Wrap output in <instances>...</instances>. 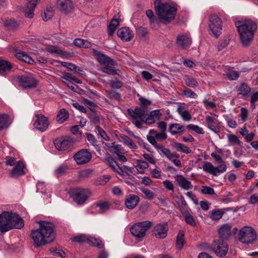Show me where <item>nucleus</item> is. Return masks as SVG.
Here are the masks:
<instances>
[{
	"label": "nucleus",
	"mask_w": 258,
	"mask_h": 258,
	"mask_svg": "<svg viewBox=\"0 0 258 258\" xmlns=\"http://www.w3.org/2000/svg\"><path fill=\"white\" fill-rule=\"evenodd\" d=\"M39 228L33 230L31 237L35 248H38L52 242L55 238V226L52 223L46 221L38 222Z\"/></svg>",
	"instance_id": "obj_1"
},
{
	"label": "nucleus",
	"mask_w": 258,
	"mask_h": 258,
	"mask_svg": "<svg viewBox=\"0 0 258 258\" xmlns=\"http://www.w3.org/2000/svg\"><path fill=\"white\" fill-rule=\"evenodd\" d=\"M235 26L237 28L242 46H248L253 41L254 33L257 29L256 23L251 20H247L243 22H236Z\"/></svg>",
	"instance_id": "obj_2"
},
{
	"label": "nucleus",
	"mask_w": 258,
	"mask_h": 258,
	"mask_svg": "<svg viewBox=\"0 0 258 258\" xmlns=\"http://www.w3.org/2000/svg\"><path fill=\"white\" fill-rule=\"evenodd\" d=\"M24 225V221L16 213L3 212L0 214V228L2 233L14 228L20 229Z\"/></svg>",
	"instance_id": "obj_3"
},
{
	"label": "nucleus",
	"mask_w": 258,
	"mask_h": 258,
	"mask_svg": "<svg viewBox=\"0 0 258 258\" xmlns=\"http://www.w3.org/2000/svg\"><path fill=\"white\" fill-rule=\"evenodd\" d=\"M154 8L159 21L167 24L174 19L177 9L167 3H162L161 0H156Z\"/></svg>",
	"instance_id": "obj_4"
},
{
	"label": "nucleus",
	"mask_w": 258,
	"mask_h": 258,
	"mask_svg": "<svg viewBox=\"0 0 258 258\" xmlns=\"http://www.w3.org/2000/svg\"><path fill=\"white\" fill-rule=\"evenodd\" d=\"M238 239L243 243H253L257 240L256 232L251 226H244L239 231Z\"/></svg>",
	"instance_id": "obj_5"
},
{
	"label": "nucleus",
	"mask_w": 258,
	"mask_h": 258,
	"mask_svg": "<svg viewBox=\"0 0 258 258\" xmlns=\"http://www.w3.org/2000/svg\"><path fill=\"white\" fill-rule=\"evenodd\" d=\"M153 225L150 221H144L135 223L130 228L131 234L138 239L143 238L146 235V231Z\"/></svg>",
	"instance_id": "obj_6"
},
{
	"label": "nucleus",
	"mask_w": 258,
	"mask_h": 258,
	"mask_svg": "<svg viewBox=\"0 0 258 258\" xmlns=\"http://www.w3.org/2000/svg\"><path fill=\"white\" fill-rule=\"evenodd\" d=\"M91 196V192L88 188L76 187L71 189V197L78 205H83Z\"/></svg>",
	"instance_id": "obj_7"
},
{
	"label": "nucleus",
	"mask_w": 258,
	"mask_h": 258,
	"mask_svg": "<svg viewBox=\"0 0 258 258\" xmlns=\"http://www.w3.org/2000/svg\"><path fill=\"white\" fill-rule=\"evenodd\" d=\"M209 27L212 34L218 38L222 33V21L217 15H211L209 17Z\"/></svg>",
	"instance_id": "obj_8"
},
{
	"label": "nucleus",
	"mask_w": 258,
	"mask_h": 258,
	"mask_svg": "<svg viewBox=\"0 0 258 258\" xmlns=\"http://www.w3.org/2000/svg\"><path fill=\"white\" fill-rule=\"evenodd\" d=\"M211 248L215 253L220 257L225 256L228 250L227 243L221 239L214 241Z\"/></svg>",
	"instance_id": "obj_9"
},
{
	"label": "nucleus",
	"mask_w": 258,
	"mask_h": 258,
	"mask_svg": "<svg viewBox=\"0 0 258 258\" xmlns=\"http://www.w3.org/2000/svg\"><path fill=\"white\" fill-rule=\"evenodd\" d=\"M75 140L70 137H62L54 140V144L58 150H67L72 147Z\"/></svg>",
	"instance_id": "obj_10"
},
{
	"label": "nucleus",
	"mask_w": 258,
	"mask_h": 258,
	"mask_svg": "<svg viewBox=\"0 0 258 258\" xmlns=\"http://www.w3.org/2000/svg\"><path fill=\"white\" fill-rule=\"evenodd\" d=\"M18 80L24 89L35 88L37 85L36 80L31 75L19 76Z\"/></svg>",
	"instance_id": "obj_11"
},
{
	"label": "nucleus",
	"mask_w": 258,
	"mask_h": 258,
	"mask_svg": "<svg viewBox=\"0 0 258 258\" xmlns=\"http://www.w3.org/2000/svg\"><path fill=\"white\" fill-rule=\"evenodd\" d=\"M92 154L87 149H82L74 155V159L78 165L88 163L91 160Z\"/></svg>",
	"instance_id": "obj_12"
},
{
	"label": "nucleus",
	"mask_w": 258,
	"mask_h": 258,
	"mask_svg": "<svg viewBox=\"0 0 258 258\" xmlns=\"http://www.w3.org/2000/svg\"><path fill=\"white\" fill-rule=\"evenodd\" d=\"M56 7L61 13L64 15L70 14L74 9L71 0H57Z\"/></svg>",
	"instance_id": "obj_13"
},
{
	"label": "nucleus",
	"mask_w": 258,
	"mask_h": 258,
	"mask_svg": "<svg viewBox=\"0 0 258 258\" xmlns=\"http://www.w3.org/2000/svg\"><path fill=\"white\" fill-rule=\"evenodd\" d=\"M168 230L166 222L159 223L155 226L152 231L153 235L159 239L165 238L167 235Z\"/></svg>",
	"instance_id": "obj_14"
},
{
	"label": "nucleus",
	"mask_w": 258,
	"mask_h": 258,
	"mask_svg": "<svg viewBox=\"0 0 258 258\" xmlns=\"http://www.w3.org/2000/svg\"><path fill=\"white\" fill-rule=\"evenodd\" d=\"M191 43V39L187 34L178 35L176 37V44L177 46L182 49H187Z\"/></svg>",
	"instance_id": "obj_15"
},
{
	"label": "nucleus",
	"mask_w": 258,
	"mask_h": 258,
	"mask_svg": "<svg viewBox=\"0 0 258 258\" xmlns=\"http://www.w3.org/2000/svg\"><path fill=\"white\" fill-rule=\"evenodd\" d=\"M36 117L37 119L33 123L34 127L42 132L45 131L49 124L48 117L42 114L36 115Z\"/></svg>",
	"instance_id": "obj_16"
},
{
	"label": "nucleus",
	"mask_w": 258,
	"mask_h": 258,
	"mask_svg": "<svg viewBox=\"0 0 258 258\" xmlns=\"http://www.w3.org/2000/svg\"><path fill=\"white\" fill-rule=\"evenodd\" d=\"M231 229L232 226L229 224L222 225L218 230L220 239L223 241L229 239L232 235Z\"/></svg>",
	"instance_id": "obj_17"
},
{
	"label": "nucleus",
	"mask_w": 258,
	"mask_h": 258,
	"mask_svg": "<svg viewBox=\"0 0 258 258\" xmlns=\"http://www.w3.org/2000/svg\"><path fill=\"white\" fill-rule=\"evenodd\" d=\"M27 3L24 10L25 15L26 17L32 18L34 15V11L39 0H26Z\"/></svg>",
	"instance_id": "obj_18"
},
{
	"label": "nucleus",
	"mask_w": 258,
	"mask_h": 258,
	"mask_svg": "<svg viewBox=\"0 0 258 258\" xmlns=\"http://www.w3.org/2000/svg\"><path fill=\"white\" fill-rule=\"evenodd\" d=\"M117 35L121 40L125 41H130L134 35L133 31L127 27L120 28L117 32Z\"/></svg>",
	"instance_id": "obj_19"
},
{
	"label": "nucleus",
	"mask_w": 258,
	"mask_h": 258,
	"mask_svg": "<svg viewBox=\"0 0 258 258\" xmlns=\"http://www.w3.org/2000/svg\"><path fill=\"white\" fill-rule=\"evenodd\" d=\"M127 112L133 120L140 119L141 121H144V117L145 115V110L144 109L137 107L134 110L128 109Z\"/></svg>",
	"instance_id": "obj_20"
},
{
	"label": "nucleus",
	"mask_w": 258,
	"mask_h": 258,
	"mask_svg": "<svg viewBox=\"0 0 258 258\" xmlns=\"http://www.w3.org/2000/svg\"><path fill=\"white\" fill-rule=\"evenodd\" d=\"M206 122L207 123L208 128L211 131L215 133L220 132V122L217 119L210 116H207L206 117Z\"/></svg>",
	"instance_id": "obj_21"
},
{
	"label": "nucleus",
	"mask_w": 258,
	"mask_h": 258,
	"mask_svg": "<svg viewBox=\"0 0 258 258\" xmlns=\"http://www.w3.org/2000/svg\"><path fill=\"white\" fill-rule=\"evenodd\" d=\"M162 153L168 159L171 161L176 166L180 168L181 167V163L180 161L179 160L173 159L174 158H178L179 157V154L175 152H171L170 150L168 148L163 149L162 151Z\"/></svg>",
	"instance_id": "obj_22"
},
{
	"label": "nucleus",
	"mask_w": 258,
	"mask_h": 258,
	"mask_svg": "<svg viewBox=\"0 0 258 258\" xmlns=\"http://www.w3.org/2000/svg\"><path fill=\"white\" fill-rule=\"evenodd\" d=\"M93 53L99 62L108 66L113 64V61L106 55L101 53V52L94 49Z\"/></svg>",
	"instance_id": "obj_23"
},
{
	"label": "nucleus",
	"mask_w": 258,
	"mask_h": 258,
	"mask_svg": "<svg viewBox=\"0 0 258 258\" xmlns=\"http://www.w3.org/2000/svg\"><path fill=\"white\" fill-rule=\"evenodd\" d=\"M24 168V165L23 162L21 161L17 162L16 166L13 168L10 173L11 177L13 178H18L25 174Z\"/></svg>",
	"instance_id": "obj_24"
},
{
	"label": "nucleus",
	"mask_w": 258,
	"mask_h": 258,
	"mask_svg": "<svg viewBox=\"0 0 258 258\" xmlns=\"http://www.w3.org/2000/svg\"><path fill=\"white\" fill-rule=\"evenodd\" d=\"M139 201V196L133 194L129 195L126 196L125 201V206L129 209H133L136 207Z\"/></svg>",
	"instance_id": "obj_25"
},
{
	"label": "nucleus",
	"mask_w": 258,
	"mask_h": 258,
	"mask_svg": "<svg viewBox=\"0 0 258 258\" xmlns=\"http://www.w3.org/2000/svg\"><path fill=\"white\" fill-rule=\"evenodd\" d=\"M175 179L178 185L182 188L188 190L191 188L192 185L191 182L188 181L184 176L181 175H177L175 176Z\"/></svg>",
	"instance_id": "obj_26"
},
{
	"label": "nucleus",
	"mask_w": 258,
	"mask_h": 258,
	"mask_svg": "<svg viewBox=\"0 0 258 258\" xmlns=\"http://www.w3.org/2000/svg\"><path fill=\"white\" fill-rule=\"evenodd\" d=\"M159 110H155L151 111L149 114H145L144 117V121H142V122H144L147 124L154 123L155 122L156 119H159Z\"/></svg>",
	"instance_id": "obj_27"
},
{
	"label": "nucleus",
	"mask_w": 258,
	"mask_h": 258,
	"mask_svg": "<svg viewBox=\"0 0 258 258\" xmlns=\"http://www.w3.org/2000/svg\"><path fill=\"white\" fill-rule=\"evenodd\" d=\"M69 116V114L68 111L64 108L61 109L58 111L57 114L56 118V121L59 123H62L68 119Z\"/></svg>",
	"instance_id": "obj_28"
},
{
	"label": "nucleus",
	"mask_w": 258,
	"mask_h": 258,
	"mask_svg": "<svg viewBox=\"0 0 258 258\" xmlns=\"http://www.w3.org/2000/svg\"><path fill=\"white\" fill-rule=\"evenodd\" d=\"M73 43L77 47L86 48H90L92 45V44L91 42L81 38H77L75 39Z\"/></svg>",
	"instance_id": "obj_29"
},
{
	"label": "nucleus",
	"mask_w": 258,
	"mask_h": 258,
	"mask_svg": "<svg viewBox=\"0 0 258 258\" xmlns=\"http://www.w3.org/2000/svg\"><path fill=\"white\" fill-rule=\"evenodd\" d=\"M12 64L8 61L0 58V74L4 75L5 72L11 70Z\"/></svg>",
	"instance_id": "obj_30"
},
{
	"label": "nucleus",
	"mask_w": 258,
	"mask_h": 258,
	"mask_svg": "<svg viewBox=\"0 0 258 258\" xmlns=\"http://www.w3.org/2000/svg\"><path fill=\"white\" fill-rule=\"evenodd\" d=\"M184 130V126L178 123H172L169 127V131L172 135H176Z\"/></svg>",
	"instance_id": "obj_31"
},
{
	"label": "nucleus",
	"mask_w": 258,
	"mask_h": 258,
	"mask_svg": "<svg viewBox=\"0 0 258 258\" xmlns=\"http://www.w3.org/2000/svg\"><path fill=\"white\" fill-rule=\"evenodd\" d=\"M172 146L178 151H181L183 153L188 154L191 152V150L186 146L178 142H174L172 144Z\"/></svg>",
	"instance_id": "obj_32"
},
{
	"label": "nucleus",
	"mask_w": 258,
	"mask_h": 258,
	"mask_svg": "<svg viewBox=\"0 0 258 258\" xmlns=\"http://www.w3.org/2000/svg\"><path fill=\"white\" fill-rule=\"evenodd\" d=\"M10 123L11 122L8 114H2L0 115V130L5 127H8Z\"/></svg>",
	"instance_id": "obj_33"
},
{
	"label": "nucleus",
	"mask_w": 258,
	"mask_h": 258,
	"mask_svg": "<svg viewBox=\"0 0 258 258\" xmlns=\"http://www.w3.org/2000/svg\"><path fill=\"white\" fill-rule=\"evenodd\" d=\"M184 236V232L183 230H180L176 237V246L178 249H181L183 245L185 243L183 239Z\"/></svg>",
	"instance_id": "obj_34"
},
{
	"label": "nucleus",
	"mask_w": 258,
	"mask_h": 258,
	"mask_svg": "<svg viewBox=\"0 0 258 258\" xmlns=\"http://www.w3.org/2000/svg\"><path fill=\"white\" fill-rule=\"evenodd\" d=\"M17 56L19 59L27 63L32 64L34 62V60L30 56L23 52H18Z\"/></svg>",
	"instance_id": "obj_35"
},
{
	"label": "nucleus",
	"mask_w": 258,
	"mask_h": 258,
	"mask_svg": "<svg viewBox=\"0 0 258 258\" xmlns=\"http://www.w3.org/2000/svg\"><path fill=\"white\" fill-rule=\"evenodd\" d=\"M203 170L208 172L214 176H216V174L215 172V167L210 162H205L203 166Z\"/></svg>",
	"instance_id": "obj_36"
},
{
	"label": "nucleus",
	"mask_w": 258,
	"mask_h": 258,
	"mask_svg": "<svg viewBox=\"0 0 258 258\" xmlns=\"http://www.w3.org/2000/svg\"><path fill=\"white\" fill-rule=\"evenodd\" d=\"M224 214V212L220 209H216L212 211L210 216L212 220H218L220 219Z\"/></svg>",
	"instance_id": "obj_37"
},
{
	"label": "nucleus",
	"mask_w": 258,
	"mask_h": 258,
	"mask_svg": "<svg viewBox=\"0 0 258 258\" xmlns=\"http://www.w3.org/2000/svg\"><path fill=\"white\" fill-rule=\"evenodd\" d=\"M4 25L5 27L10 30H15L18 26V23L14 20L9 19L6 20L4 22Z\"/></svg>",
	"instance_id": "obj_38"
},
{
	"label": "nucleus",
	"mask_w": 258,
	"mask_h": 258,
	"mask_svg": "<svg viewBox=\"0 0 258 258\" xmlns=\"http://www.w3.org/2000/svg\"><path fill=\"white\" fill-rule=\"evenodd\" d=\"M251 91V88L248 86L247 84L243 83L238 89L239 94L244 96H247Z\"/></svg>",
	"instance_id": "obj_39"
},
{
	"label": "nucleus",
	"mask_w": 258,
	"mask_h": 258,
	"mask_svg": "<svg viewBox=\"0 0 258 258\" xmlns=\"http://www.w3.org/2000/svg\"><path fill=\"white\" fill-rule=\"evenodd\" d=\"M88 243L99 248H102L104 246L103 242L100 239L96 238H90L89 239Z\"/></svg>",
	"instance_id": "obj_40"
},
{
	"label": "nucleus",
	"mask_w": 258,
	"mask_h": 258,
	"mask_svg": "<svg viewBox=\"0 0 258 258\" xmlns=\"http://www.w3.org/2000/svg\"><path fill=\"white\" fill-rule=\"evenodd\" d=\"M185 83L188 87L195 88L198 86V83L195 78L188 76H185Z\"/></svg>",
	"instance_id": "obj_41"
},
{
	"label": "nucleus",
	"mask_w": 258,
	"mask_h": 258,
	"mask_svg": "<svg viewBox=\"0 0 258 258\" xmlns=\"http://www.w3.org/2000/svg\"><path fill=\"white\" fill-rule=\"evenodd\" d=\"M147 140L152 145L154 146V147L157 150H160L162 152L163 149H166V148H164L162 145H159L157 144V142L155 139V137L152 136H148Z\"/></svg>",
	"instance_id": "obj_42"
},
{
	"label": "nucleus",
	"mask_w": 258,
	"mask_h": 258,
	"mask_svg": "<svg viewBox=\"0 0 258 258\" xmlns=\"http://www.w3.org/2000/svg\"><path fill=\"white\" fill-rule=\"evenodd\" d=\"M46 50L49 53H54L61 56H64L66 54V52L60 49H56L54 47H47Z\"/></svg>",
	"instance_id": "obj_43"
},
{
	"label": "nucleus",
	"mask_w": 258,
	"mask_h": 258,
	"mask_svg": "<svg viewBox=\"0 0 258 258\" xmlns=\"http://www.w3.org/2000/svg\"><path fill=\"white\" fill-rule=\"evenodd\" d=\"M53 16V9L52 8H48L46 10L44 11V15L42 16V18L44 21H47L50 20Z\"/></svg>",
	"instance_id": "obj_44"
},
{
	"label": "nucleus",
	"mask_w": 258,
	"mask_h": 258,
	"mask_svg": "<svg viewBox=\"0 0 258 258\" xmlns=\"http://www.w3.org/2000/svg\"><path fill=\"white\" fill-rule=\"evenodd\" d=\"M110 175H103L99 178L96 181V183L97 185H105L110 179Z\"/></svg>",
	"instance_id": "obj_45"
},
{
	"label": "nucleus",
	"mask_w": 258,
	"mask_h": 258,
	"mask_svg": "<svg viewBox=\"0 0 258 258\" xmlns=\"http://www.w3.org/2000/svg\"><path fill=\"white\" fill-rule=\"evenodd\" d=\"M122 139L124 144L127 145L130 148L133 149L137 148V146L135 144L133 141L128 136L124 135L122 137Z\"/></svg>",
	"instance_id": "obj_46"
},
{
	"label": "nucleus",
	"mask_w": 258,
	"mask_h": 258,
	"mask_svg": "<svg viewBox=\"0 0 258 258\" xmlns=\"http://www.w3.org/2000/svg\"><path fill=\"white\" fill-rule=\"evenodd\" d=\"M180 106L178 107L177 109V111L178 112L179 114L181 115L182 119L185 121H188L190 120L191 115L189 112L187 110L184 111L183 112H181L180 111Z\"/></svg>",
	"instance_id": "obj_47"
},
{
	"label": "nucleus",
	"mask_w": 258,
	"mask_h": 258,
	"mask_svg": "<svg viewBox=\"0 0 258 258\" xmlns=\"http://www.w3.org/2000/svg\"><path fill=\"white\" fill-rule=\"evenodd\" d=\"M228 141L230 143H231L233 145H238L240 146L241 142V141L238 139V137L234 135V134H230L228 136Z\"/></svg>",
	"instance_id": "obj_48"
},
{
	"label": "nucleus",
	"mask_w": 258,
	"mask_h": 258,
	"mask_svg": "<svg viewBox=\"0 0 258 258\" xmlns=\"http://www.w3.org/2000/svg\"><path fill=\"white\" fill-rule=\"evenodd\" d=\"M112 144L113 146L111 147V148L112 149V152L114 153L117 155H119V154H122L123 153V150L120 145H115V143H113Z\"/></svg>",
	"instance_id": "obj_49"
},
{
	"label": "nucleus",
	"mask_w": 258,
	"mask_h": 258,
	"mask_svg": "<svg viewBox=\"0 0 258 258\" xmlns=\"http://www.w3.org/2000/svg\"><path fill=\"white\" fill-rule=\"evenodd\" d=\"M185 221L187 224L192 226H196V223L194 217L188 213H186L184 215Z\"/></svg>",
	"instance_id": "obj_50"
},
{
	"label": "nucleus",
	"mask_w": 258,
	"mask_h": 258,
	"mask_svg": "<svg viewBox=\"0 0 258 258\" xmlns=\"http://www.w3.org/2000/svg\"><path fill=\"white\" fill-rule=\"evenodd\" d=\"M96 132L103 139L106 141H108L109 138L107 136L106 132L100 127L99 125L96 126Z\"/></svg>",
	"instance_id": "obj_51"
},
{
	"label": "nucleus",
	"mask_w": 258,
	"mask_h": 258,
	"mask_svg": "<svg viewBox=\"0 0 258 258\" xmlns=\"http://www.w3.org/2000/svg\"><path fill=\"white\" fill-rule=\"evenodd\" d=\"M95 205L99 207L101 211H105L109 209V205L108 202L99 201L95 203Z\"/></svg>",
	"instance_id": "obj_52"
},
{
	"label": "nucleus",
	"mask_w": 258,
	"mask_h": 258,
	"mask_svg": "<svg viewBox=\"0 0 258 258\" xmlns=\"http://www.w3.org/2000/svg\"><path fill=\"white\" fill-rule=\"evenodd\" d=\"M201 192L205 195H213L215 194L214 189L208 186H202Z\"/></svg>",
	"instance_id": "obj_53"
},
{
	"label": "nucleus",
	"mask_w": 258,
	"mask_h": 258,
	"mask_svg": "<svg viewBox=\"0 0 258 258\" xmlns=\"http://www.w3.org/2000/svg\"><path fill=\"white\" fill-rule=\"evenodd\" d=\"M229 43V39L228 38H226L218 42L217 45V48L218 51L222 50L223 48H225Z\"/></svg>",
	"instance_id": "obj_54"
},
{
	"label": "nucleus",
	"mask_w": 258,
	"mask_h": 258,
	"mask_svg": "<svg viewBox=\"0 0 258 258\" xmlns=\"http://www.w3.org/2000/svg\"><path fill=\"white\" fill-rule=\"evenodd\" d=\"M106 162L107 165L113 170L115 169L117 163L116 161L111 157H108L106 158Z\"/></svg>",
	"instance_id": "obj_55"
},
{
	"label": "nucleus",
	"mask_w": 258,
	"mask_h": 258,
	"mask_svg": "<svg viewBox=\"0 0 258 258\" xmlns=\"http://www.w3.org/2000/svg\"><path fill=\"white\" fill-rule=\"evenodd\" d=\"M89 239L85 235H80L74 237L73 241L78 243H83L87 242L88 243Z\"/></svg>",
	"instance_id": "obj_56"
},
{
	"label": "nucleus",
	"mask_w": 258,
	"mask_h": 258,
	"mask_svg": "<svg viewBox=\"0 0 258 258\" xmlns=\"http://www.w3.org/2000/svg\"><path fill=\"white\" fill-rule=\"evenodd\" d=\"M108 96L113 99L116 100H119L120 98V95L116 91L111 90L107 92Z\"/></svg>",
	"instance_id": "obj_57"
},
{
	"label": "nucleus",
	"mask_w": 258,
	"mask_h": 258,
	"mask_svg": "<svg viewBox=\"0 0 258 258\" xmlns=\"http://www.w3.org/2000/svg\"><path fill=\"white\" fill-rule=\"evenodd\" d=\"M50 251L53 255L58 256L61 258H64L66 256L65 252L62 250H58L56 248H51Z\"/></svg>",
	"instance_id": "obj_58"
},
{
	"label": "nucleus",
	"mask_w": 258,
	"mask_h": 258,
	"mask_svg": "<svg viewBox=\"0 0 258 258\" xmlns=\"http://www.w3.org/2000/svg\"><path fill=\"white\" fill-rule=\"evenodd\" d=\"M88 116L91 119V121L96 125L100 123L99 117L96 113H89Z\"/></svg>",
	"instance_id": "obj_59"
},
{
	"label": "nucleus",
	"mask_w": 258,
	"mask_h": 258,
	"mask_svg": "<svg viewBox=\"0 0 258 258\" xmlns=\"http://www.w3.org/2000/svg\"><path fill=\"white\" fill-rule=\"evenodd\" d=\"M222 164L220 165L218 167H215V172L216 174V176L218 174H221L223 173L226 171L227 166L223 163H221Z\"/></svg>",
	"instance_id": "obj_60"
},
{
	"label": "nucleus",
	"mask_w": 258,
	"mask_h": 258,
	"mask_svg": "<svg viewBox=\"0 0 258 258\" xmlns=\"http://www.w3.org/2000/svg\"><path fill=\"white\" fill-rule=\"evenodd\" d=\"M146 14L150 19V23L151 24H154L155 22H156V18L154 15L153 11L151 10H148L146 11Z\"/></svg>",
	"instance_id": "obj_61"
},
{
	"label": "nucleus",
	"mask_w": 258,
	"mask_h": 258,
	"mask_svg": "<svg viewBox=\"0 0 258 258\" xmlns=\"http://www.w3.org/2000/svg\"><path fill=\"white\" fill-rule=\"evenodd\" d=\"M182 95L186 96V97H189L192 98H196L197 97V95L192 91L189 89H186L183 91Z\"/></svg>",
	"instance_id": "obj_62"
},
{
	"label": "nucleus",
	"mask_w": 258,
	"mask_h": 258,
	"mask_svg": "<svg viewBox=\"0 0 258 258\" xmlns=\"http://www.w3.org/2000/svg\"><path fill=\"white\" fill-rule=\"evenodd\" d=\"M148 33L147 28L140 27L137 29V34L141 37H145Z\"/></svg>",
	"instance_id": "obj_63"
},
{
	"label": "nucleus",
	"mask_w": 258,
	"mask_h": 258,
	"mask_svg": "<svg viewBox=\"0 0 258 258\" xmlns=\"http://www.w3.org/2000/svg\"><path fill=\"white\" fill-rule=\"evenodd\" d=\"M141 190L142 192H143L145 195V196H146V197L148 199H149L150 200L153 199L154 194L150 190H149L147 188H141Z\"/></svg>",
	"instance_id": "obj_64"
}]
</instances>
